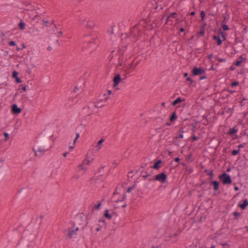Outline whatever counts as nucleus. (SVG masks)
Wrapping results in <instances>:
<instances>
[{"label": "nucleus", "mask_w": 248, "mask_h": 248, "mask_svg": "<svg viewBox=\"0 0 248 248\" xmlns=\"http://www.w3.org/2000/svg\"><path fill=\"white\" fill-rule=\"evenodd\" d=\"M84 45L85 47H94L99 41L95 37L91 35H87L84 37Z\"/></svg>", "instance_id": "obj_1"}, {"label": "nucleus", "mask_w": 248, "mask_h": 248, "mask_svg": "<svg viewBox=\"0 0 248 248\" xmlns=\"http://www.w3.org/2000/svg\"><path fill=\"white\" fill-rule=\"evenodd\" d=\"M218 178L222 181L224 185H230L232 183V180L231 176L225 172L218 176Z\"/></svg>", "instance_id": "obj_2"}, {"label": "nucleus", "mask_w": 248, "mask_h": 248, "mask_svg": "<svg viewBox=\"0 0 248 248\" xmlns=\"http://www.w3.org/2000/svg\"><path fill=\"white\" fill-rule=\"evenodd\" d=\"M46 144V142L42 143L41 146L39 147L37 150L33 148V151L35 152V156H41L45 153V151H48L51 148V146L46 147L45 145Z\"/></svg>", "instance_id": "obj_3"}, {"label": "nucleus", "mask_w": 248, "mask_h": 248, "mask_svg": "<svg viewBox=\"0 0 248 248\" xmlns=\"http://www.w3.org/2000/svg\"><path fill=\"white\" fill-rule=\"evenodd\" d=\"M167 179V174L162 172L159 174L156 175L155 176L154 180L160 182V183L163 184L164 183Z\"/></svg>", "instance_id": "obj_4"}, {"label": "nucleus", "mask_w": 248, "mask_h": 248, "mask_svg": "<svg viewBox=\"0 0 248 248\" xmlns=\"http://www.w3.org/2000/svg\"><path fill=\"white\" fill-rule=\"evenodd\" d=\"M192 75L193 76H198L205 73L204 69L201 67H194L192 70Z\"/></svg>", "instance_id": "obj_5"}, {"label": "nucleus", "mask_w": 248, "mask_h": 248, "mask_svg": "<svg viewBox=\"0 0 248 248\" xmlns=\"http://www.w3.org/2000/svg\"><path fill=\"white\" fill-rule=\"evenodd\" d=\"M138 64L139 62L135 63L134 61H133L131 63H130L126 66V69L125 70L126 74H129L131 72V70H133L135 69V68L136 67Z\"/></svg>", "instance_id": "obj_6"}, {"label": "nucleus", "mask_w": 248, "mask_h": 248, "mask_svg": "<svg viewBox=\"0 0 248 248\" xmlns=\"http://www.w3.org/2000/svg\"><path fill=\"white\" fill-rule=\"evenodd\" d=\"M210 185L213 186L214 191L213 195L216 196L217 194L216 193L219 190V183L218 181L214 180L211 182Z\"/></svg>", "instance_id": "obj_7"}, {"label": "nucleus", "mask_w": 248, "mask_h": 248, "mask_svg": "<svg viewBox=\"0 0 248 248\" xmlns=\"http://www.w3.org/2000/svg\"><path fill=\"white\" fill-rule=\"evenodd\" d=\"M11 111L14 114H18L21 112V109L16 104H14L12 106Z\"/></svg>", "instance_id": "obj_8"}, {"label": "nucleus", "mask_w": 248, "mask_h": 248, "mask_svg": "<svg viewBox=\"0 0 248 248\" xmlns=\"http://www.w3.org/2000/svg\"><path fill=\"white\" fill-rule=\"evenodd\" d=\"M124 51H122L121 49H120L118 51V54L119 55L118 61L119 63L118 64L117 67L119 66H121L122 65L123 62V56L124 55Z\"/></svg>", "instance_id": "obj_9"}, {"label": "nucleus", "mask_w": 248, "mask_h": 248, "mask_svg": "<svg viewBox=\"0 0 248 248\" xmlns=\"http://www.w3.org/2000/svg\"><path fill=\"white\" fill-rule=\"evenodd\" d=\"M121 80V76L120 74H117L113 78V86L116 87Z\"/></svg>", "instance_id": "obj_10"}, {"label": "nucleus", "mask_w": 248, "mask_h": 248, "mask_svg": "<svg viewBox=\"0 0 248 248\" xmlns=\"http://www.w3.org/2000/svg\"><path fill=\"white\" fill-rule=\"evenodd\" d=\"M18 73L16 71H14L12 74V77L15 78L16 83H20L22 82V81L21 79L18 77Z\"/></svg>", "instance_id": "obj_11"}, {"label": "nucleus", "mask_w": 248, "mask_h": 248, "mask_svg": "<svg viewBox=\"0 0 248 248\" xmlns=\"http://www.w3.org/2000/svg\"><path fill=\"white\" fill-rule=\"evenodd\" d=\"M104 180V177L103 175H99L98 176L96 177L95 176L94 177H93L91 179V181H94L95 182H96L97 180H99L100 182L103 181Z\"/></svg>", "instance_id": "obj_12"}, {"label": "nucleus", "mask_w": 248, "mask_h": 248, "mask_svg": "<svg viewBox=\"0 0 248 248\" xmlns=\"http://www.w3.org/2000/svg\"><path fill=\"white\" fill-rule=\"evenodd\" d=\"M248 205V201L247 199H245L243 201V203H239L238 206L240 207L242 210L246 208Z\"/></svg>", "instance_id": "obj_13"}, {"label": "nucleus", "mask_w": 248, "mask_h": 248, "mask_svg": "<svg viewBox=\"0 0 248 248\" xmlns=\"http://www.w3.org/2000/svg\"><path fill=\"white\" fill-rule=\"evenodd\" d=\"M204 172L206 173L208 175L210 176L209 178H208V180H211L213 179L214 177V173L213 170H209L208 169H205L204 170Z\"/></svg>", "instance_id": "obj_14"}, {"label": "nucleus", "mask_w": 248, "mask_h": 248, "mask_svg": "<svg viewBox=\"0 0 248 248\" xmlns=\"http://www.w3.org/2000/svg\"><path fill=\"white\" fill-rule=\"evenodd\" d=\"M185 99L184 98V99H182L180 97H178L176 99H175V100H174L172 103H171V105L173 106H175V105H176L178 103H181L182 102H183V101H185Z\"/></svg>", "instance_id": "obj_15"}, {"label": "nucleus", "mask_w": 248, "mask_h": 248, "mask_svg": "<svg viewBox=\"0 0 248 248\" xmlns=\"http://www.w3.org/2000/svg\"><path fill=\"white\" fill-rule=\"evenodd\" d=\"M162 163V160L161 159L158 160L157 161H156L153 166H152V168L158 170L160 168V165Z\"/></svg>", "instance_id": "obj_16"}, {"label": "nucleus", "mask_w": 248, "mask_h": 248, "mask_svg": "<svg viewBox=\"0 0 248 248\" xmlns=\"http://www.w3.org/2000/svg\"><path fill=\"white\" fill-rule=\"evenodd\" d=\"M104 217L108 219H111L112 217V214L109 213V210L108 209H106L104 214Z\"/></svg>", "instance_id": "obj_17"}, {"label": "nucleus", "mask_w": 248, "mask_h": 248, "mask_svg": "<svg viewBox=\"0 0 248 248\" xmlns=\"http://www.w3.org/2000/svg\"><path fill=\"white\" fill-rule=\"evenodd\" d=\"M213 39L217 41V44L218 46H220L222 44V40L220 39L219 35L216 36L214 35L213 36Z\"/></svg>", "instance_id": "obj_18"}, {"label": "nucleus", "mask_w": 248, "mask_h": 248, "mask_svg": "<svg viewBox=\"0 0 248 248\" xmlns=\"http://www.w3.org/2000/svg\"><path fill=\"white\" fill-rule=\"evenodd\" d=\"M78 230V228H76L75 230L71 229H68V236L69 238H71L73 237V232H77Z\"/></svg>", "instance_id": "obj_19"}, {"label": "nucleus", "mask_w": 248, "mask_h": 248, "mask_svg": "<svg viewBox=\"0 0 248 248\" xmlns=\"http://www.w3.org/2000/svg\"><path fill=\"white\" fill-rule=\"evenodd\" d=\"M95 25V24L93 21L91 20H89L87 22L86 26L88 28H92Z\"/></svg>", "instance_id": "obj_20"}, {"label": "nucleus", "mask_w": 248, "mask_h": 248, "mask_svg": "<svg viewBox=\"0 0 248 248\" xmlns=\"http://www.w3.org/2000/svg\"><path fill=\"white\" fill-rule=\"evenodd\" d=\"M240 58L241 59V60H237V61H236L234 63V65L235 66H239V65L241 64V63H242V61H243V60H246V58H243L242 56H241L240 57Z\"/></svg>", "instance_id": "obj_21"}, {"label": "nucleus", "mask_w": 248, "mask_h": 248, "mask_svg": "<svg viewBox=\"0 0 248 248\" xmlns=\"http://www.w3.org/2000/svg\"><path fill=\"white\" fill-rule=\"evenodd\" d=\"M185 170L186 173L190 174L193 171V167L191 166H186L185 167Z\"/></svg>", "instance_id": "obj_22"}, {"label": "nucleus", "mask_w": 248, "mask_h": 248, "mask_svg": "<svg viewBox=\"0 0 248 248\" xmlns=\"http://www.w3.org/2000/svg\"><path fill=\"white\" fill-rule=\"evenodd\" d=\"M177 119V116L176 111H174L171 114V116L170 117V122H173Z\"/></svg>", "instance_id": "obj_23"}, {"label": "nucleus", "mask_w": 248, "mask_h": 248, "mask_svg": "<svg viewBox=\"0 0 248 248\" xmlns=\"http://www.w3.org/2000/svg\"><path fill=\"white\" fill-rule=\"evenodd\" d=\"M90 160H88V159H85L83 161V164H80L79 165V166L81 167V169H82V170H85L86 168H84L83 167V166L84 164H86V165H88L90 163Z\"/></svg>", "instance_id": "obj_24"}, {"label": "nucleus", "mask_w": 248, "mask_h": 248, "mask_svg": "<svg viewBox=\"0 0 248 248\" xmlns=\"http://www.w3.org/2000/svg\"><path fill=\"white\" fill-rule=\"evenodd\" d=\"M43 22V24L46 27H48L49 26V24H54V21L53 20H52V21H50V22H49V21L48 20H45V19H43L42 20Z\"/></svg>", "instance_id": "obj_25"}, {"label": "nucleus", "mask_w": 248, "mask_h": 248, "mask_svg": "<svg viewBox=\"0 0 248 248\" xmlns=\"http://www.w3.org/2000/svg\"><path fill=\"white\" fill-rule=\"evenodd\" d=\"M151 248H162V244L161 243L152 244L151 246Z\"/></svg>", "instance_id": "obj_26"}, {"label": "nucleus", "mask_w": 248, "mask_h": 248, "mask_svg": "<svg viewBox=\"0 0 248 248\" xmlns=\"http://www.w3.org/2000/svg\"><path fill=\"white\" fill-rule=\"evenodd\" d=\"M138 26H139V24L135 25L133 27L132 30L131 31L132 34H133L134 36H135L136 35V31L139 32V30H138V29H137Z\"/></svg>", "instance_id": "obj_27"}, {"label": "nucleus", "mask_w": 248, "mask_h": 248, "mask_svg": "<svg viewBox=\"0 0 248 248\" xmlns=\"http://www.w3.org/2000/svg\"><path fill=\"white\" fill-rule=\"evenodd\" d=\"M25 26H26V24L23 21H21L18 24V27L21 30H25Z\"/></svg>", "instance_id": "obj_28"}, {"label": "nucleus", "mask_w": 248, "mask_h": 248, "mask_svg": "<svg viewBox=\"0 0 248 248\" xmlns=\"http://www.w3.org/2000/svg\"><path fill=\"white\" fill-rule=\"evenodd\" d=\"M237 132V129L235 127H233L232 128H231L230 131L228 132V134L230 135H232L236 133Z\"/></svg>", "instance_id": "obj_29"}, {"label": "nucleus", "mask_w": 248, "mask_h": 248, "mask_svg": "<svg viewBox=\"0 0 248 248\" xmlns=\"http://www.w3.org/2000/svg\"><path fill=\"white\" fill-rule=\"evenodd\" d=\"M225 35V33L222 31L220 29L219 30L218 35H219V36H220L223 38V41H225L226 40Z\"/></svg>", "instance_id": "obj_30"}, {"label": "nucleus", "mask_w": 248, "mask_h": 248, "mask_svg": "<svg viewBox=\"0 0 248 248\" xmlns=\"http://www.w3.org/2000/svg\"><path fill=\"white\" fill-rule=\"evenodd\" d=\"M223 19L221 21V23L222 24H227L229 19V15L228 16H223Z\"/></svg>", "instance_id": "obj_31"}, {"label": "nucleus", "mask_w": 248, "mask_h": 248, "mask_svg": "<svg viewBox=\"0 0 248 248\" xmlns=\"http://www.w3.org/2000/svg\"><path fill=\"white\" fill-rule=\"evenodd\" d=\"M85 21L86 19L83 16H80L78 20V23L80 25L84 24Z\"/></svg>", "instance_id": "obj_32"}, {"label": "nucleus", "mask_w": 248, "mask_h": 248, "mask_svg": "<svg viewBox=\"0 0 248 248\" xmlns=\"http://www.w3.org/2000/svg\"><path fill=\"white\" fill-rule=\"evenodd\" d=\"M198 37L199 36H203L205 34V30L204 29V26L202 27V28L201 29L200 31L198 32Z\"/></svg>", "instance_id": "obj_33"}, {"label": "nucleus", "mask_w": 248, "mask_h": 248, "mask_svg": "<svg viewBox=\"0 0 248 248\" xmlns=\"http://www.w3.org/2000/svg\"><path fill=\"white\" fill-rule=\"evenodd\" d=\"M142 177L144 179H148L149 177H150V176H151V175H150V174H148L147 171L142 172Z\"/></svg>", "instance_id": "obj_34"}, {"label": "nucleus", "mask_w": 248, "mask_h": 248, "mask_svg": "<svg viewBox=\"0 0 248 248\" xmlns=\"http://www.w3.org/2000/svg\"><path fill=\"white\" fill-rule=\"evenodd\" d=\"M233 215L234 216V219H237L238 217H240L241 216L240 213L237 212V211L233 212L232 213Z\"/></svg>", "instance_id": "obj_35"}, {"label": "nucleus", "mask_w": 248, "mask_h": 248, "mask_svg": "<svg viewBox=\"0 0 248 248\" xmlns=\"http://www.w3.org/2000/svg\"><path fill=\"white\" fill-rule=\"evenodd\" d=\"M240 152V149L233 150L232 151L231 154H232V155H238V154H239Z\"/></svg>", "instance_id": "obj_36"}, {"label": "nucleus", "mask_w": 248, "mask_h": 248, "mask_svg": "<svg viewBox=\"0 0 248 248\" xmlns=\"http://www.w3.org/2000/svg\"><path fill=\"white\" fill-rule=\"evenodd\" d=\"M200 15H201L202 21H204V18L205 16V12L203 10H202L200 12Z\"/></svg>", "instance_id": "obj_37"}, {"label": "nucleus", "mask_w": 248, "mask_h": 248, "mask_svg": "<svg viewBox=\"0 0 248 248\" xmlns=\"http://www.w3.org/2000/svg\"><path fill=\"white\" fill-rule=\"evenodd\" d=\"M222 28L224 31H227L229 30V28L226 24H222Z\"/></svg>", "instance_id": "obj_38"}, {"label": "nucleus", "mask_w": 248, "mask_h": 248, "mask_svg": "<svg viewBox=\"0 0 248 248\" xmlns=\"http://www.w3.org/2000/svg\"><path fill=\"white\" fill-rule=\"evenodd\" d=\"M186 81H189L190 82L189 85L192 86H195V85H193L194 81L192 80V79L190 77H187L186 78Z\"/></svg>", "instance_id": "obj_39"}, {"label": "nucleus", "mask_w": 248, "mask_h": 248, "mask_svg": "<svg viewBox=\"0 0 248 248\" xmlns=\"http://www.w3.org/2000/svg\"><path fill=\"white\" fill-rule=\"evenodd\" d=\"M4 140L5 141L8 140L9 139V135L8 133L7 132H4Z\"/></svg>", "instance_id": "obj_40"}, {"label": "nucleus", "mask_w": 248, "mask_h": 248, "mask_svg": "<svg viewBox=\"0 0 248 248\" xmlns=\"http://www.w3.org/2000/svg\"><path fill=\"white\" fill-rule=\"evenodd\" d=\"M40 18V16L36 15L33 16L32 19L34 21H36V22H38V21L37 20H39Z\"/></svg>", "instance_id": "obj_41"}, {"label": "nucleus", "mask_w": 248, "mask_h": 248, "mask_svg": "<svg viewBox=\"0 0 248 248\" xmlns=\"http://www.w3.org/2000/svg\"><path fill=\"white\" fill-rule=\"evenodd\" d=\"M126 194H124L123 197H122V199H118L117 200L116 202H123L126 199Z\"/></svg>", "instance_id": "obj_42"}, {"label": "nucleus", "mask_w": 248, "mask_h": 248, "mask_svg": "<svg viewBox=\"0 0 248 248\" xmlns=\"http://www.w3.org/2000/svg\"><path fill=\"white\" fill-rule=\"evenodd\" d=\"M190 125L192 127L191 131L193 133H194V132L196 131V125L193 124H191Z\"/></svg>", "instance_id": "obj_43"}, {"label": "nucleus", "mask_w": 248, "mask_h": 248, "mask_svg": "<svg viewBox=\"0 0 248 248\" xmlns=\"http://www.w3.org/2000/svg\"><path fill=\"white\" fill-rule=\"evenodd\" d=\"M101 205V203L100 202H99L98 203H97V204L94 205L93 209H96L97 210H99L100 208Z\"/></svg>", "instance_id": "obj_44"}, {"label": "nucleus", "mask_w": 248, "mask_h": 248, "mask_svg": "<svg viewBox=\"0 0 248 248\" xmlns=\"http://www.w3.org/2000/svg\"><path fill=\"white\" fill-rule=\"evenodd\" d=\"M181 232V231H179V232L178 233H175L174 234H173V235H170L169 236V239H167V240H169L171 238H172V237H176V236H177L178 235H179V234Z\"/></svg>", "instance_id": "obj_45"}, {"label": "nucleus", "mask_w": 248, "mask_h": 248, "mask_svg": "<svg viewBox=\"0 0 248 248\" xmlns=\"http://www.w3.org/2000/svg\"><path fill=\"white\" fill-rule=\"evenodd\" d=\"M170 17L171 16L172 17L174 18H177V14L175 12H173L170 14Z\"/></svg>", "instance_id": "obj_46"}, {"label": "nucleus", "mask_w": 248, "mask_h": 248, "mask_svg": "<svg viewBox=\"0 0 248 248\" xmlns=\"http://www.w3.org/2000/svg\"><path fill=\"white\" fill-rule=\"evenodd\" d=\"M8 45L10 46H16V42L14 41H10L9 43H8Z\"/></svg>", "instance_id": "obj_47"}, {"label": "nucleus", "mask_w": 248, "mask_h": 248, "mask_svg": "<svg viewBox=\"0 0 248 248\" xmlns=\"http://www.w3.org/2000/svg\"><path fill=\"white\" fill-rule=\"evenodd\" d=\"M238 85H239V82L236 81H234L231 83V86H232V87L237 86Z\"/></svg>", "instance_id": "obj_48"}, {"label": "nucleus", "mask_w": 248, "mask_h": 248, "mask_svg": "<svg viewBox=\"0 0 248 248\" xmlns=\"http://www.w3.org/2000/svg\"><path fill=\"white\" fill-rule=\"evenodd\" d=\"M245 70L244 68H241L238 72V74L240 75H243L245 73Z\"/></svg>", "instance_id": "obj_49"}, {"label": "nucleus", "mask_w": 248, "mask_h": 248, "mask_svg": "<svg viewBox=\"0 0 248 248\" xmlns=\"http://www.w3.org/2000/svg\"><path fill=\"white\" fill-rule=\"evenodd\" d=\"M197 140H198V137L194 135V134H193V135L191 137L192 141H195Z\"/></svg>", "instance_id": "obj_50"}, {"label": "nucleus", "mask_w": 248, "mask_h": 248, "mask_svg": "<svg viewBox=\"0 0 248 248\" xmlns=\"http://www.w3.org/2000/svg\"><path fill=\"white\" fill-rule=\"evenodd\" d=\"M99 222H102V223H104L105 226L106 225V222L105 221V220L103 217H102L101 218L99 219Z\"/></svg>", "instance_id": "obj_51"}, {"label": "nucleus", "mask_w": 248, "mask_h": 248, "mask_svg": "<svg viewBox=\"0 0 248 248\" xmlns=\"http://www.w3.org/2000/svg\"><path fill=\"white\" fill-rule=\"evenodd\" d=\"M246 144H247V142H243L242 144H240L238 145V149H240V148H243L244 146V145H246Z\"/></svg>", "instance_id": "obj_52"}, {"label": "nucleus", "mask_w": 248, "mask_h": 248, "mask_svg": "<svg viewBox=\"0 0 248 248\" xmlns=\"http://www.w3.org/2000/svg\"><path fill=\"white\" fill-rule=\"evenodd\" d=\"M104 140L103 139H101L99 140V141L97 142V144L100 146L102 144V143L104 142Z\"/></svg>", "instance_id": "obj_53"}, {"label": "nucleus", "mask_w": 248, "mask_h": 248, "mask_svg": "<svg viewBox=\"0 0 248 248\" xmlns=\"http://www.w3.org/2000/svg\"><path fill=\"white\" fill-rule=\"evenodd\" d=\"M184 138V135L183 134H179V135L176 137H175V139H177L178 138L182 139Z\"/></svg>", "instance_id": "obj_54"}, {"label": "nucleus", "mask_w": 248, "mask_h": 248, "mask_svg": "<svg viewBox=\"0 0 248 248\" xmlns=\"http://www.w3.org/2000/svg\"><path fill=\"white\" fill-rule=\"evenodd\" d=\"M102 226L98 224L97 227L95 229L96 232H99L101 229Z\"/></svg>", "instance_id": "obj_55"}, {"label": "nucleus", "mask_w": 248, "mask_h": 248, "mask_svg": "<svg viewBox=\"0 0 248 248\" xmlns=\"http://www.w3.org/2000/svg\"><path fill=\"white\" fill-rule=\"evenodd\" d=\"M244 136L246 137V142L248 143V134L246 132H244Z\"/></svg>", "instance_id": "obj_56"}, {"label": "nucleus", "mask_w": 248, "mask_h": 248, "mask_svg": "<svg viewBox=\"0 0 248 248\" xmlns=\"http://www.w3.org/2000/svg\"><path fill=\"white\" fill-rule=\"evenodd\" d=\"M230 69L231 71H233L235 69V66L234 65V63L230 67Z\"/></svg>", "instance_id": "obj_57"}, {"label": "nucleus", "mask_w": 248, "mask_h": 248, "mask_svg": "<svg viewBox=\"0 0 248 248\" xmlns=\"http://www.w3.org/2000/svg\"><path fill=\"white\" fill-rule=\"evenodd\" d=\"M133 188V186H131V187H128L127 189V190H126V192L127 193H129L131 192V190Z\"/></svg>", "instance_id": "obj_58"}, {"label": "nucleus", "mask_w": 248, "mask_h": 248, "mask_svg": "<svg viewBox=\"0 0 248 248\" xmlns=\"http://www.w3.org/2000/svg\"><path fill=\"white\" fill-rule=\"evenodd\" d=\"M218 61H219V62H225L226 61V60L224 58H218Z\"/></svg>", "instance_id": "obj_59"}, {"label": "nucleus", "mask_w": 248, "mask_h": 248, "mask_svg": "<svg viewBox=\"0 0 248 248\" xmlns=\"http://www.w3.org/2000/svg\"><path fill=\"white\" fill-rule=\"evenodd\" d=\"M206 78H207V77L205 75H203L200 77V80H203Z\"/></svg>", "instance_id": "obj_60"}, {"label": "nucleus", "mask_w": 248, "mask_h": 248, "mask_svg": "<svg viewBox=\"0 0 248 248\" xmlns=\"http://www.w3.org/2000/svg\"><path fill=\"white\" fill-rule=\"evenodd\" d=\"M240 105L241 106L243 107L245 105V103L244 102V101L242 100L240 102Z\"/></svg>", "instance_id": "obj_61"}, {"label": "nucleus", "mask_w": 248, "mask_h": 248, "mask_svg": "<svg viewBox=\"0 0 248 248\" xmlns=\"http://www.w3.org/2000/svg\"><path fill=\"white\" fill-rule=\"evenodd\" d=\"M4 160H0V168L3 166Z\"/></svg>", "instance_id": "obj_62"}, {"label": "nucleus", "mask_w": 248, "mask_h": 248, "mask_svg": "<svg viewBox=\"0 0 248 248\" xmlns=\"http://www.w3.org/2000/svg\"><path fill=\"white\" fill-rule=\"evenodd\" d=\"M58 37H60L62 36V31H60L58 32Z\"/></svg>", "instance_id": "obj_63"}, {"label": "nucleus", "mask_w": 248, "mask_h": 248, "mask_svg": "<svg viewBox=\"0 0 248 248\" xmlns=\"http://www.w3.org/2000/svg\"><path fill=\"white\" fill-rule=\"evenodd\" d=\"M180 160V159L179 157H176L174 159V161L176 162H178Z\"/></svg>", "instance_id": "obj_64"}]
</instances>
